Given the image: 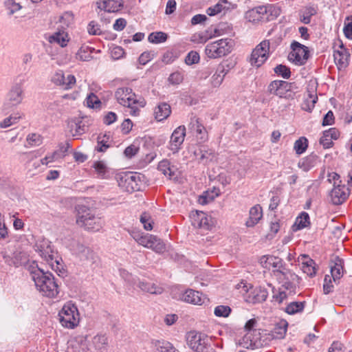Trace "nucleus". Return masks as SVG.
<instances>
[{"mask_svg":"<svg viewBox=\"0 0 352 352\" xmlns=\"http://www.w3.org/2000/svg\"><path fill=\"white\" fill-rule=\"evenodd\" d=\"M30 274L36 289L40 293L49 298L56 296L58 294V286L51 272H44L37 267H33L30 271Z\"/></svg>","mask_w":352,"mask_h":352,"instance_id":"f257e3e1","label":"nucleus"},{"mask_svg":"<svg viewBox=\"0 0 352 352\" xmlns=\"http://www.w3.org/2000/svg\"><path fill=\"white\" fill-rule=\"evenodd\" d=\"M76 210V223L79 226L93 232L99 231L102 228L103 222L101 218L96 216L93 210L85 205H78Z\"/></svg>","mask_w":352,"mask_h":352,"instance_id":"f03ea898","label":"nucleus"},{"mask_svg":"<svg viewBox=\"0 0 352 352\" xmlns=\"http://www.w3.org/2000/svg\"><path fill=\"white\" fill-rule=\"evenodd\" d=\"M115 98L117 102L122 106L130 109L131 116H137L139 113V107L145 105L144 99L137 98V96L130 87H119L115 92Z\"/></svg>","mask_w":352,"mask_h":352,"instance_id":"7ed1b4c3","label":"nucleus"},{"mask_svg":"<svg viewBox=\"0 0 352 352\" xmlns=\"http://www.w3.org/2000/svg\"><path fill=\"white\" fill-rule=\"evenodd\" d=\"M236 289L243 296L245 302L252 304L265 301L267 297V292L261 287H252L250 284L241 282L236 285Z\"/></svg>","mask_w":352,"mask_h":352,"instance_id":"20e7f679","label":"nucleus"},{"mask_svg":"<svg viewBox=\"0 0 352 352\" xmlns=\"http://www.w3.org/2000/svg\"><path fill=\"white\" fill-rule=\"evenodd\" d=\"M61 325L67 329H74L80 322V314L77 307L69 302L64 305L58 313Z\"/></svg>","mask_w":352,"mask_h":352,"instance_id":"39448f33","label":"nucleus"},{"mask_svg":"<svg viewBox=\"0 0 352 352\" xmlns=\"http://www.w3.org/2000/svg\"><path fill=\"white\" fill-rule=\"evenodd\" d=\"M232 41L231 39H220L208 43L205 49L206 56L210 58L224 56L231 52Z\"/></svg>","mask_w":352,"mask_h":352,"instance_id":"423d86ee","label":"nucleus"},{"mask_svg":"<svg viewBox=\"0 0 352 352\" xmlns=\"http://www.w3.org/2000/svg\"><path fill=\"white\" fill-rule=\"evenodd\" d=\"M270 43L269 40L261 42L252 50L250 63L251 65L259 67L268 59L270 55Z\"/></svg>","mask_w":352,"mask_h":352,"instance_id":"0eeeda50","label":"nucleus"},{"mask_svg":"<svg viewBox=\"0 0 352 352\" xmlns=\"http://www.w3.org/2000/svg\"><path fill=\"white\" fill-rule=\"evenodd\" d=\"M274 276H275L280 283H282L283 286L287 289L292 291L295 290L301 280V278L298 275L287 269L285 266L281 270H275L274 272Z\"/></svg>","mask_w":352,"mask_h":352,"instance_id":"6e6552de","label":"nucleus"},{"mask_svg":"<svg viewBox=\"0 0 352 352\" xmlns=\"http://www.w3.org/2000/svg\"><path fill=\"white\" fill-rule=\"evenodd\" d=\"M288 323L286 320H281L279 322L276 323L273 329L270 331V333H267L266 331H263L262 336H261L260 340L258 341L257 340H250L251 344L256 346L258 344H267V342H265V340L263 339V342L261 339L266 336V340H274V339H282L285 337L287 329Z\"/></svg>","mask_w":352,"mask_h":352,"instance_id":"1a4fd4ad","label":"nucleus"},{"mask_svg":"<svg viewBox=\"0 0 352 352\" xmlns=\"http://www.w3.org/2000/svg\"><path fill=\"white\" fill-rule=\"evenodd\" d=\"M209 340L208 336L195 331H190L187 336L188 346L197 352H207Z\"/></svg>","mask_w":352,"mask_h":352,"instance_id":"9d476101","label":"nucleus"},{"mask_svg":"<svg viewBox=\"0 0 352 352\" xmlns=\"http://www.w3.org/2000/svg\"><path fill=\"white\" fill-rule=\"evenodd\" d=\"M292 52L289 54V58L296 65H304L309 58L308 47L297 41L291 44Z\"/></svg>","mask_w":352,"mask_h":352,"instance_id":"9b49d317","label":"nucleus"},{"mask_svg":"<svg viewBox=\"0 0 352 352\" xmlns=\"http://www.w3.org/2000/svg\"><path fill=\"white\" fill-rule=\"evenodd\" d=\"M267 92L283 98H292L291 83L285 81L275 80L272 81L267 87Z\"/></svg>","mask_w":352,"mask_h":352,"instance_id":"f8f14e48","label":"nucleus"},{"mask_svg":"<svg viewBox=\"0 0 352 352\" xmlns=\"http://www.w3.org/2000/svg\"><path fill=\"white\" fill-rule=\"evenodd\" d=\"M73 252L82 261H85L90 264H94L97 262L98 256L89 248L86 247L78 241H74L71 248Z\"/></svg>","mask_w":352,"mask_h":352,"instance_id":"ddd939ff","label":"nucleus"},{"mask_svg":"<svg viewBox=\"0 0 352 352\" xmlns=\"http://www.w3.org/2000/svg\"><path fill=\"white\" fill-rule=\"evenodd\" d=\"M119 186L129 192L140 190L141 186L140 175L131 173L124 174L120 179Z\"/></svg>","mask_w":352,"mask_h":352,"instance_id":"4468645a","label":"nucleus"},{"mask_svg":"<svg viewBox=\"0 0 352 352\" xmlns=\"http://www.w3.org/2000/svg\"><path fill=\"white\" fill-rule=\"evenodd\" d=\"M51 81L56 86H59L65 90L72 89L76 82V78L74 75H65L64 72L60 69L55 72L52 76Z\"/></svg>","mask_w":352,"mask_h":352,"instance_id":"2eb2a0df","label":"nucleus"},{"mask_svg":"<svg viewBox=\"0 0 352 352\" xmlns=\"http://www.w3.org/2000/svg\"><path fill=\"white\" fill-rule=\"evenodd\" d=\"M186 136V128L184 126H179L173 132L168 144V148L176 153L179 151Z\"/></svg>","mask_w":352,"mask_h":352,"instance_id":"dca6fc26","label":"nucleus"},{"mask_svg":"<svg viewBox=\"0 0 352 352\" xmlns=\"http://www.w3.org/2000/svg\"><path fill=\"white\" fill-rule=\"evenodd\" d=\"M23 100V90L21 85L16 84L12 87L7 94L6 105L14 107L20 104Z\"/></svg>","mask_w":352,"mask_h":352,"instance_id":"f3484780","label":"nucleus"},{"mask_svg":"<svg viewBox=\"0 0 352 352\" xmlns=\"http://www.w3.org/2000/svg\"><path fill=\"white\" fill-rule=\"evenodd\" d=\"M157 169L170 179L176 180L179 175L178 168L167 160L164 159L158 164Z\"/></svg>","mask_w":352,"mask_h":352,"instance_id":"a211bd4d","label":"nucleus"},{"mask_svg":"<svg viewBox=\"0 0 352 352\" xmlns=\"http://www.w3.org/2000/svg\"><path fill=\"white\" fill-rule=\"evenodd\" d=\"M349 195V189L345 185L338 184L333 188L330 192L329 196L331 202L334 205H339L342 204L348 197Z\"/></svg>","mask_w":352,"mask_h":352,"instance_id":"6ab92c4d","label":"nucleus"},{"mask_svg":"<svg viewBox=\"0 0 352 352\" xmlns=\"http://www.w3.org/2000/svg\"><path fill=\"white\" fill-rule=\"evenodd\" d=\"M135 284L141 291L151 294L159 295L164 292V288L162 286L151 280L138 279Z\"/></svg>","mask_w":352,"mask_h":352,"instance_id":"aec40b11","label":"nucleus"},{"mask_svg":"<svg viewBox=\"0 0 352 352\" xmlns=\"http://www.w3.org/2000/svg\"><path fill=\"white\" fill-rule=\"evenodd\" d=\"M338 49H335L333 52L334 60L336 65L340 68L346 67L349 64V58L350 56L347 50L343 46L341 41L339 42Z\"/></svg>","mask_w":352,"mask_h":352,"instance_id":"412c9836","label":"nucleus"},{"mask_svg":"<svg viewBox=\"0 0 352 352\" xmlns=\"http://www.w3.org/2000/svg\"><path fill=\"white\" fill-rule=\"evenodd\" d=\"M189 127L201 142H205L208 140V132L199 118H192Z\"/></svg>","mask_w":352,"mask_h":352,"instance_id":"4be33fe9","label":"nucleus"},{"mask_svg":"<svg viewBox=\"0 0 352 352\" xmlns=\"http://www.w3.org/2000/svg\"><path fill=\"white\" fill-rule=\"evenodd\" d=\"M66 352H89L86 340L82 336L70 339Z\"/></svg>","mask_w":352,"mask_h":352,"instance_id":"5701e85b","label":"nucleus"},{"mask_svg":"<svg viewBox=\"0 0 352 352\" xmlns=\"http://www.w3.org/2000/svg\"><path fill=\"white\" fill-rule=\"evenodd\" d=\"M261 263L265 268H272V274L275 270H281L284 267L282 259L274 256H264L261 259Z\"/></svg>","mask_w":352,"mask_h":352,"instance_id":"b1692460","label":"nucleus"},{"mask_svg":"<svg viewBox=\"0 0 352 352\" xmlns=\"http://www.w3.org/2000/svg\"><path fill=\"white\" fill-rule=\"evenodd\" d=\"M48 41L50 43H56L60 47H64L67 45L69 37L65 30L60 29L58 27L57 31L49 36Z\"/></svg>","mask_w":352,"mask_h":352,"instance_id":"393cba45","label":"nucleus"},{"mask_svg":"<svg viewBox=\"0 0 352 352\" xmlns=\"http://www.w3.org/2000/svg\"><path fill=\"white\" fill-rule=\"evenodd\" d=\"M182 300L193 305H201L204 302L202 294L198 291L188 289L182 294Z\"/></svg>","mask_w":352,"mask_h":352,"instance_id":"a878e982","label":"nucleus"},{"mask_svg":"<svg viewBox=\"0 0 352 352\" xmlns=\"http://www.w3.org/2000/svg\"><path fill=\"white\" fill-rule=\"evenodd\" d=\"M36 250L40 252V255L47 262L54 259V252L50 244L46 240L42 241L40 243L36 244Z\"/></svg>","mask_w":352,"mask_h":352,"instance_id":"bb28decb","label":"nucleus"},{"mask_svg":"<svg viewBox=\"0 0 352 352\" xmlns=\"http://www.w3.org/2000/svg\"><path fill=\"white\" fill-rule=\"evenodd\" d=\"M98 8L107 12H116L123 7L122 0H105L102 3H98Z\"/></svg>","mask_w":352,"mask_h":352,"instance_id":"cd10ccee","label":"nucleus"},{"mask_svg":"<svg viewBox=\"0 0 352 352\" xmlns=\"http://www.w3.org/2000/svg\"><path fill=\"white\" fill-rule=\"evenodd\" d=\"M170 113V106L166 102L160 103L154 109L155 118L160 122L166 120Z\"/></svg>","mask_w":352,"mask_h":352,"instance_id":"c85d7f7f","label":"nucleus"},{"mask_svg":"<svg viewBox=\"0 0 352 352\" xmlns=\"http://www.w3.org/2000/svg\"><path fill=\"white\" fill-rule=\"evenodd\" d=\"M267 11L268 7L261 6L250 10L246 14L250 21H258L264 19Z\"/></svg>","mask_w":352,"mask_h":352,"instance_id":"c756f323","label":"nucleus"},{"mask_svg":"<svg viewBox=\"0 0 352 352\" xmlns=\"http://www.w3.org/2000/svg\"><path fill=\"white\" fill-rule=\"evenodd\" d=\"M263 217L262 208L260 205H256L250 210V217L246 221L247 227H253L258 223Z\"/></svg>","mask_w":352,"mask_h":352,"instance_id":"7c9ffc66","label":"nucleus"},{"mask_svg":"<svg viewBox=\"0 0 352 352\" xmlns=\"http://www.w3.org/2000/svg\"><path fill=\"white\" fill-rule=\"evenodd\" d=\"M317 161V155L312 153L305 157L302 158L299 161L298 166L303 171L307 172L316 166Z\"/></svg>","mask_w":352,"mask_h":352,"instance_id":"2f4dec72","label":"nucleus"},{"mask_svg":"<svg viewBox=\"0 0 352 352\" xmlns=\"http://www.w3.org/2000/svg\"><path fill=\"white\" fill-rule=\"evenodd\" d=\"M69 133L73 137H78L85 133L86 126L80 120H71L68 122Z\"/></svg>","mask_w":352,"mask_h":352,"instance_id":"473e14b6","label":"nucleus"},{"mask_svg":"<svg viewBox=\"0 0 352 352\" xmlns=\"http://www.w3.org/2000/svg\"><path fill=\"white\" fill-rule=\"evenodd\" d=\"M331 274L334 282L339 280L343 275L342 260L336 257L333 265L331 266Z\"/></svg>","mask_w":352,"mask_h":352,"instance_id":"72a5a7b5","label":"nucleus"},{"mask_svg":"<svg viewBox=\"0 0 352 352\" xmlns=\"http://www.w3.org/2000/svg\"><path fill=\"white\" fill-rule=\"evenodd\" d=\"M152 345L155 352H175V349L168 341L166 340H153Z\"/></svg>","mask_w":352,"mask_h":352,"instance_id":"f704fd0d","label":"nucleus"},{"mask_svg":"<svg viewBox=\"0 0 352 352\" xmlns=\"http://www.w3.org/2000/svg\"><path fill=\"white\" fill-rule=\"evenodd\" d=\"M317 10L313 6H307L299 12L300 21L304 24H309L311 22L312 16L316 14Z\"/></svg>","mask_w":352,"mask_h":352,"instance_id":"c9c22d12","label":"nucleus"},{"mask_svg":"<svg viewBox=\"0 0 352 352\" xmlns=\"http://www.w3.org/2000/svg\"><path fill=\"white\" fill-rule=\"evenodd\" d=\"M133 239L140 245L148 248L151 240L153 239V235L144 234L139 232H133L131 234Z\"/></svg>","mask_w":352,"mask_h":352,"instance_id":"e433bc0d","label":"nucleus"},{"mask_svg":"<svg viewBox=\"0 0 352 352\" xmlns=\"http://www.w3.org/2000/svg\"><path fill=\"white\" fill-rule=\"evenodd\" d=\"M74 22V14L71 12H65L61 16H59L58 23L60 24L58 27L60 29L65 30Z\"/></svg>","mask_w":352,"mask_h":352,"instance_id":"4c0bfd02","label":"nucleus"},{"mask_svg":"<svg viewBox=\"0 0 352 352\" xmlns=\"http://www.w3.org/2000/svg\"><path fill=\"white\" fill-rule=\"evenodd\" d=\"M147 248L151 249L156 253L161 254L166 250V245L160 238L153 235V239L151 240V243H149Z\"/></svg>","mask_w":352,"mask_h":352,"instance_id":"58836bf2","label":"nucleus"},{"mask_svg":"<svg viewBox=\"0 0 352 352\" xmlns=\"http://www.w3.org/2000/svg\"><path fill=\"white\" fill-rule=\"evenodd\" d=\"M305 302H292L287 305L285 311L290 315H294L302 312L305 308Z\"/></svg>","mask_w":352,"mask_h":352,"instance_id":"ea45409f","label":"nucleus"},{"mask_svg":"<svg viewBox=\"0 0 352 352\" xmlns=\"http://www.w3.org/2000/svg\"><path fill=\"white\" fill-rule=\"evenodd\" d=\"M22 118V113L16 112L0 122V128L5 129L17 123Z\"/></svg>","mask_w":352,"mask_h":352,"instance_id":"a19ab883","label":"nucleus"},{"mask_svg":"<svg viewBox=\"0 0 352 352\" xmlns=\"http://www.w3.org/2000/svg\"><path fill=\"white\" fill-rule=\"evenodd\" d=\"M226 72L223 66L219 67L217 72L211 78V84L214 87H218L222 83Z\"/></svg>","mask_w":352,"mask_h":352,"instance_id":"79ce46f5","label":"nucleus"},{"mask_svg":"<svg viewBox=\"0 0 352 352\" xmlns=\"http://www.w3.org/2000/svg\"><path fill=\"white\" fill-rule=\"evenodd\" d=\"M92 167L95 169L98 177L101 179L107 178L108 173V168L106 164L102 161H97L94 162Z\"/></svg>","mask_w":352,"mask_h":352,"instance_id":"37998d69","label":"nucleus"},{"mask_svg":"<svg viewBox=\"0 0 352 352\" xmlns=\"http://www.w3.org/2000/svg\"><path fill=\"white\" fill-rule=\"evenodd\" d=\"M308 147V140L305 137H300L295 141L294 144V150L298 155L305 153Z\"/></svg>","mask_w":352,"mask_h":352,"instance_id":"c03bdc74","label":"nucleus"},{"mask_svg":"<svg viewBox=\"0 0 352 352\" xmlns=\"http://www.w3.org/2000/svg\"><path fill=\"white\" fill-rule=\"evenodd\" d=\"M197 159L200 162L206 163L211 160L213 157V153L211 150L207 149L206 147L201 148L198 152H195Z\"/></svg>","mask_w":352,"mask_h":352,"instance_id":"a18cd8bd","label":"nucleus"},{"mask_svg":"<svg viewBox=\"0 0 352 352\" xmlns=\"http://www.w3.org/2000/svg\"><path fill=\"white\" fill-rule=\"evenodd\" d=\"M228 0H220L216 5L214 6L210 7L207 9L206 13L209 16H214L218 13L221 12L223 10L226 8H228V7L226 6V4H228Z\"/></svg>","mask_w":352,"mask_h":352,"instance_id":"49530a36","label":"nucleus"},{"mask_svg":"<svg viewBox=\"0 0 352 352\" xmlns=\"http://www.w3.org/2000/svg\"><path fill=\"white\" fill-rule=\"evenodd\" d=\"M43 138L36 133H32L27 135L26 142L30 146H38L43 144Z\"/></svg>","mask_w":352,"mask_h":352,"instance_id":"de8ad7c7","label":"nucleus"},{"mask_svg":"<svg viewBox=\"0 0 352 352\" xmlns=\"http://www.w3.org/2000/svg\"><path fill=\"white\" fill-rule=\"evenodd\" d=\"M206 213L202 211H192L190 214V219L192 226L195 228H199L201 224V220L205 218Z\"/></svg>","mask_w":352,"mask_h":352,"instance_id":"09e8293b","label":"nucleus"},{"mask_svg":"<svg viewBox=\"0 0 352 352\" xmlns=\"http://www.w3.org/2000/svg\"><path fill=\"white\" fill-rule=\"evenodd\" d=\"M306 261L302 263V270L304 273L307 274L309 276L312 277L316 274L315 263L314 260L307 258Z\"/></svg>","mask_w":352,"mask_h":352,"instance_id":"8fccbe9b","label":"nucleus"},{"mask_svg":"<svg viewBox=\"0 0 352 352\" xmlns=\"http://www.w3.org/2000/svg\"><path fill=\"white\" fill-rule=\"evenodd\" d=\"M168 38V35L163 32H152L148 35V40L152 43H161L165 42Z\"/></svg>","mask_w":352,"mask_h":352,"instance_id":"3c124183","label":"nucleus"},{"mask_svg":"<svg viewBox=\"0 0 352 352\" xmlns=\"http://www.w3.org/2000/svg\"><path fill=\"white\" fill-rule=\"evenodd\" d=\"M309 224V216L305 212H302L300 215L296 218L295 221V226H297L298 230L307 228Z\"/></svg>","mask_w":352,"mask_h":352,"instance_id":"603ef678","label":"nucleus"},{"mask_svg":"<svg viewBox=\"0 0 352 352\" xmlns=\"http://www.w3.org/2000/svg\"><path fill=\"white\" fill-rule=\"evenodd\" d=\"M226 29L230 30V26L225 23L219 24L218 28L214 29V32L212 35H210L209 37L206 36H200V42L206 43L209 38H212V36H221L226 33L224 32V31Z\"/></svg>","mask_w":352,"mask_h":352,"instance_id":"864d4df0","label":"nucleus"},{"mask_svg":"<svg viewBox=\"0 0 352 352\" xmlns=\"http://www.w3.org/2000/svg\"><path fill=\"white\" fill-rule=\"evenodd\" d=\"M92 342L96 349H102L107 345V338L105 335L98 334L93 338Z\"/></svg>","mask_w":352,"mask_h":352,"instance_id":"5fc2aeb1","label":"nucleus"},{"mask_svg":"<svg viewBox=\"0 0 352 352\" xmlns=\"http://www.w3.org/2000/svg\"><path fill=\"white\" fill-rule=\"evenodd\" d=\"M274 72L278 75L282 76L285 79L289 78L291 72L289 67L283 65H278L274 69Z\"/></svg>","mask_w":352,"mask_h":352,"instance_id":"6e6d98bb","label":"nucleus"},{"mask_svg":"<svg viewBox=\"0 0 352 352\" xmlns=\"http://www.w3.org/2000/svg\"><path fill=\"white\" fill-rule=\"evenodd\" d=\"M231 313V308L226 305H219L214 308V314L218 317H228Z\"/></svg>","mask_w":352,"mask_h":352,"instance_id":"4d7b16f0","label":"nucleus"},{"mask_svg":"<svg viewBox=\"0 0 352 352\" xmlns=\"http://www.w3.org/2000/svg\"><path fill=\"white\" fill-rule=\"evenodd\" d=\"M343 32L347 38L352 39V15L346 17Z\"/></svg>","mask_w":352,"mask_h":352,"instance_id":"13d9d810","label":"nucleus"},{"mask_svg":"<svg viewBox=\"0 0 352 352\" xmlns=\"http://www.w3.org/2000/svg\"><path fill=\"white\" fill-rule=\"evenodd\" d=\"M5 6L9 12V14H13L20 10L22 6L20 3L15 2L14 0H7L5 1Z\"/></svg>","mask_w":352,"mask_h":352,"instance_id":"bf43d9fd","label":"nucleus"},{"mask_svg":"<svg viewBox=\"0 0 352 352\" xmlns=\"http://www.w3.org/2000/svg\"><path fill=\"white\" fill-rule=\"evenodd\" d=\"M14 257V260L15 262V267H19L26 263L28 261L27 255L25 252H14L12 254Z\"/></svg>","mask_w":352,"mask_h":352,"instance_id":"052dcab7","label":"nucleus"},{"mask_svg":"<svg viewBox=\"0 0 352 352\" xmlns=\"http://www.w3.org/2000/svg\"><path fill=\"white\" fill-rule=\"evenodd\" d=\"M86 103L88 107L98 108L100 107L101 102L97 96L93 93H91L87 96L86 98Z\"/></svg>","mask_w":352,"mask_h":352,"instance_id":"680f3d73","label":"nucleus"},{"mask_svg":"<svg viewBox=\"0 0 352 352\" xmlns=\"http://www.w3.org/2000/svg\"><path fill=\"white\" fill-rule=\"evenodd\" d=\"M199 54L195 51H191L186 56L185 63L188 65H191L197 63L199 61Z\"/></svg>","mask_w":352,"mask_h":352,"instance_id":"e2e57ef3","label":"nucleus"},{"mask_svg":"<svg viewBox=\"0 0 352 352\" xmlns=\"http://www.w3.org/2000/svg\"><path fill=\"white\" fill-rule=\"evenodd\" d=\"M140 222L143 224L144 228L146 230L153 229V221L148 214L144 212L140 217Z\"/></svg>","mask_w":352,"mask_h":352,"instance_id":"0e129e2a","label":"nucleus"},{"mask_svg":"<svg viewBox=\"0 0 352 352\" xmlns=\"http://www.w3.org/2000/svg\"><path fill=\"white\" fill-rule=\"evenodd\" d=\"M184 80V75L180 72H175L172 73L168 77V81L172 85H179Z\"/></svg>","mask_w":352,"mask_h":352,"instance_id":"69168bd1","label":"nucleus"},{"mask_svg":"<svg viewBox=\"0 0 352 352\" xmlns=\"http://www.w3.org/2000/svg\"><path fill=\"white\" fill-rule=\"evenodd\" d=\"M87 31L91 35H100L102 33L100 25L94 21H91L88 24Z\"/></svg>","mask_w":352,"mask_h":352,"instance_id":"338daca9","label":"nucleus"},{"mask_svg":"<svg viewBox=\"0 0 352 352\" xmlns=\"http://www.w3.org/2000/svg\"><path fill=\"white\" fill-rule=\"evenodd\" d=\"M333 285L331 277L329 275H326L324 279L323 284V292L324 294H329L333 291Z\"/></svg>","mask_w":352,"mask_h":352,"instance_id":"774afa93","label":"nucleus"}]
</instances>
